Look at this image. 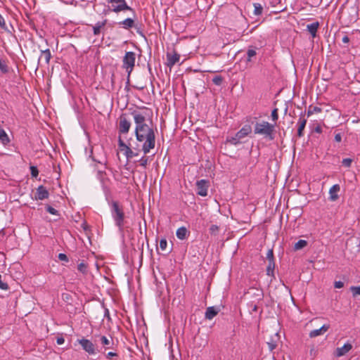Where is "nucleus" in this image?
<instances>
[{"mask_svg":"<svg viewBox=\"0 0 360 360\" xmlns=\"http://www.w3.org/2000/svg\"><path fill=\"white\" fill-rule=\"evenodd\" d=\"M135 123V135L136 140L142 143L141 150L144 154L150 153L155 146V134L153 124L147 123L146 117L138 111L131 112Z\"/></svg>","mask_w":360,"mask_h":360,"instance_id":"obj_1","label":"nucleus"},{"mask_svg":"<svg viewBox=\"0 0 360 360\" xmlns=\"http://www.w3.org/2000/svg\"><path fill=\"white\" fill-rule=\"evenodd\" d=\"M167 241L165 238H162L160 241V248L162 250V251H165L167 249Z\"/></svg>","mask_w":360,"mask_h":360,"instance_id":"obj_40","label":"nucleus"},{"mask_svg":"<svg viewBox=\"0 0 360 360\" xmlns=\"http://www.w3.org/2000/svg\"><path fill=\"white\" fill-rule=\"evenodd\" d=\"M247 61L251 62L252 60V58L257 55L256 50L255 49H249L247 52Z\"/></svg>","mask_w":360,"mask_h":360,"instance_id":"obj_28","label":"nucleus"},{"mask_svg":"<svg viewBox=\"0 0 360 360\" xmlns=\"http://www.w3.org/2000/svg\"><path fill=\"white\" fill-rule=\"evenodd\" d=\"M118 146L120 149V150L125 151L127 148L131 147V144H127L124 142V141L122 139L120 136L118 138Z\"/></svg>","mask_w":360,"mask_h":360,"instance_id":"obj_29","label":"nucleus"},{"mask_svg":"<svg viewBox=\"0 0 360 360\" xmlns=\"http://www.w3.org/2000/svg\"><path fill=\"white\" fill-rule=\"evenodd\" d=\"M271 119L272 120L276 122L278 119V109L274 108L271 112Z\"/></svg>","mask_w":360,"mask_h":360,"instance_id":"obj_41","label":"nucleus"},{"mask_svg":"<svg viewBox=\"0 0 360 360\" xmlns=\"http://www.w3.org/2000/svg\"><path fill=\"white\" fill-rule=\"evenodd\" d=\"M352 159L351 158H345L342 161V164L345 167H350L352 163Z\"/></svg>","mask_w":360,"mask_h":360,"instance_id":"obj_38","label":"nucleus"},{"mask_svg":"<svg viewBox=\"0 0 360 360\" xmlns=\"http://www.w3.org/2000/svg\"><path fill=\"white\" fill-rule=\"evenodd\" d=\"M30 172H31V175L32 177L36 178L39 174V170H38L37 167L35 166L30 167Z\"/></svg>","mask_w":360,"mask_h":360,"instance_id":"obj_42","label":"nucleus"},{"mask_svg":"<svg viewBox=\"0 0 360 360\" xmlns=\"http://www.w3.org/2000/svg\"><path fill=\"white\" fill-rule=\"evenodd\" d=\"M49 196V193L48 190L44 186L41 185L37 188L34 199L37 200H43L47 199Z\"/></svg>","mask_w":360,"mask_h":360,"instance_id":"obj_11","label":"nucleus"},{"mask_svg":"<svg viewBox=\"0 0 360 360\" xmlns=\"http://www.w3.org/2000/svg\"><path fill=\"white\" fill-rule=\"evenodd\" d=\"M307 245V241L305 240H299L295 245H294V250H299L304 248H305Z\"/></svg>","mask_w":360,"mask_h":360,"instance_id":"obj_25","label":"nucleus"},{"mask_svg":"<svg viewBox=\"0 0 360 360\" xmlns=\"http://www.w3.org/2000/svg\"><path fill=\"white\" fill-rule=\"evenodd\" d=\"M101 342L105 346H108L110 344V340L104 335L101 337Z\"/></svg>","mask_w":360,"mask_h":360,"instance_id":"obj_43","label":"nucleus"},{"mask_svg":"<svg viewBox=\"0 0 360 360\" xmlns=\"http://www.w3.org/2000/svg\"><path fill=\"white\" fill-rule=\"evenodd\" d=\"M180 60V55L175 52L173 53L167 52V66L172 68L176 63H177Z\"/></svg>","mask_w":360,"mask_h":360,"instance_id":"obj_10","label":"nucleus"},{"mask_svg":"<svg viewBox=\"0 0 360 360\" xmlns=\"http://www.w3.org/2000/svg\"><path fill=\"white\" fill-rule=\"evenodd\" d=\"M110 207L111 216L115 226L120 231L124 229L125 223V214L123 206L117 201L112 200L109 203Z\"/></svg>","mask_w":360,"mask_h":360,"instance_id":"obj_2","label":"nucleus"},{"mask_svg":"<svg viewBox=\"0 0 360 360\" xmlns=\"http://www.w3.org/2000/svg\"><path fill=\"white\" fill-rule=\"evenodd\" d=\"M350 290L354 297L360 295V285L359 286H352Z\"/></svg>","mask_w":360,"mask_h":360,"instance_id":"obj_37","label":"nucleus"},{"mask_svg":"<svg viewBox=\"0 0 360 360\" xmlns=\"http://www.w3.org/2000/svg\"><path fill=\"white\" fill-rule=\"evenodd\" d=\"M65 342V339L63 337H59L56 340V342L58 345H62Z\"/></svg>","mask_w":360,"mask_h":360,"instance_id":"obj_50","label":"nucleus"},{"mask_svg":"<svg viewBox=\"0 0 360 360\" xmlns=\"http://www.w3.org/2000/svg\"><path fill=\"white\" fill-rule=\"evenodd\" d=\"M279 339V336L278 333L274 335V337H272L269 341L266 342L269 349L270 351H273L277 347L278 340Z\"/></svg>","mask_w":360,"mask_h":360,"instance_id":"obj_19","label":"nucleus"},{"mask_svg":"<svg viewBox=\"0 0 360 360\" xmlns=\"http://www.w3.org/2000/svg\"><path fill=\"white\" fill-rule=\"evenodd\" d=\"M0 26L3 28L5 27V26H6L4 18L1 14H0Z\"/></svg>","mask_w":360,"mask_h":360,"instance_id":"obj_48","label":"nucleus"},{"mask_svg":"<svg viewBox=\"0 0 360 360\" xmlns=\"http://www.w3.org/2000/svg\"><path fill=\"white\" fill-rule=\"evenodd\" d=\"M219 226L216 224H212L210 228V233L212 234V235H217L218 232H219Z\"/></svg>","mask_w":360,"mask_h":360,"instance_id":"obj_34","label":"nucleus"},{"mask_svg":"<svg viewBox=\"0 0 360 360\" xmlns=\"http://www.w3.org/2000/svg\"><path fill=\"white\" fill-rule=\"evenodd\" d=\"M340 187L339 184H335L333 185L329 190V199L331 201H335L338 199V193L340 191Z\"/></svg>","mask_w":360,"mask_h":360,"instance_id":"obj_15","label":"nucleus"},{"mask_svg":"<svg viewBox=\"0 0 360 360\" xmlns=\"http://www.w3.org/2000/svg\"><path fill=\"white\" fill-rule=\"evenodd\" d=\"M352 348V345L349 342L345 343L342 347L336 349V356H342L349 352Z\"/></svg>","mask_w":360,"mask_h":360,"instance_id":"obj_14","label":"nucleus"},{"mask_svg":"<svg viewBox=\"0 0 360 360\" xmlns=\"http://www.w3.org/2000/svg\"><path fill=\"white\" fill-rule=\"evenodd\" d=\"M254 11L253 13L255 15H260L263 12V6L259 3H253Z\"/></svg>","mask_w":360,"mask_h":360,"instance_id":"obj_24","label":"nucleus"},{"mask_svg":"<svg viewBox=\"0 0 360 360\" xmlns=\"http://www.w3.org/2000/svg\"><path fill=\"white\" fill-rule=\"evenodd\" d=\"M58 259L60 260V261H64V262H68V256L64 254V253H60L58 256Z\"/></svg>","mask_w":360,"mask_h":360,"instance_id":"obj_46","label":"nucleus"},{"mask_svg":"<svg viewBox=\"0 0 360 360\" xmlns=\"http://www.w3.org/2000/svg\"><path fill=\"white\" fill-rule=\"evenodd\" d=\"M117 354L115 352H110L107 354V358L108 359H111L112 357L113 356H116Z\"/></svg>","mask_w":360,"mask_h":360,"instance_id":"obj_52","label":"nucleus"},{"mask_svg":"<svg viewBox=\"0 0 360 360\" xmlns=\"http://www.w3.org/2000/svg\"><path fill=\"white\" fill-rule=\"evenodd\" d=\"M320 112H321V108L318 106L310 105L307 111V116L309 117L314 113H319Z\"/></svg>","mask_w":360,"mask_h":360,"instance_id":"obj_27","label":"nucleus"},{"mask_svg":"<svg viewBox=\"0 0 360 360\" xmlns=\"http://www.w3.org/2000/svg\"><path fill=\"white\" fill-rule=\"evenodd\" d=\"M136 54L133 51H127L123 58V68L129 75L135 65Z\"/></svg>","mask_w":360,"mask_h":360,"instance_id":"obj_5","label":"nucleus"},{"mask_svg":"<svg viewBox=\"0 0 360 360\" xmlns=\"http://www.w3.org/2000/svg\"><path fill=\"white\" fill-rule=\"evenodd\" d=\"M275 262H268L266 267V274L269 276L274 277Z\"/></svg>","mask_w":360,"mask_h":360,"instance_id":"obj_22","label":"nucleus"},{"mask_svg":"<svg viewBox=\"0 0 360 360\" xmlns=\"http://www.w3.org/2000/svg\"><path fill=\"white\" fill-rule=\"evenodd\" d=\"M105 176V172L101 170H98L97 172V177L101 181L103 182L104 176Z\"/></svg>","mask_w":360,"mask_h":360,"instance_id":"obj_45","label":"nucleus"},{"mask_svg":"<svg viewBox=\"0 0 360 360\" xmlns=\"http://www.w3.org/2000/svg\"><path fill=\"white\" fill-rule=\"evenodd\" d=\"M1 278H2V276H1V275H0V289L4 290H8V284L6 282L3 281Z\"/></svg>","mask_w":360,"mask_h":360,"instance_id":"obj_44","label":"nucleus"},{"mask_svg":"<svg viewBox=\"0 0 360 360\" xmlns=\"http://www.w3.org/2000/svg\"><path fill=\"white\" fill-rule=\"evenodd\" d=\"M107 22V20L102 22H98L94 26H93V32L94 35H98L101 33V29L103 27Z\"/></svg>","mask_w":360,"mask_h":360,"instance_id":"obj_20","label":"nucleus"},{"mask_svg":"<svg viewBox=\"0 0 360 360\" xmlns=\"http://www.w3.org/2000/svg\"><path fill=\"white\" fill-rule=\"evenodd\" d=\"M104 316H105V318H107L108 320H110V312H109L108 309H107V308H105V314H104Z\"/></svg>","mask_w":360,"mask_h":360,"instance_id":"obj_51","label":"nucleus"},{"mask_svg":"<svg viewBox=\"0 0 360 360\" xmlns=\"http://www.w3.org/2000/svg\"><path fill=\"white\" fill-rule=\"evenodd\" d=\"M335 141L336 142H340L342 141V136L340 133H338L335 135Z\"/></svg>","mask_w":360,"mask_h":360,"instance_id":"obj_49","label":"nucleus"},{"mask_svg":"<svg viewBox=\"0 0 360 360\" xmlns=\"http://www.w3.org/2000/svg\"><path fill=\"white\" fill-rule=\"evenodd\" d=\"M41 57L42 56H44V59H45V62L46 63L49 64V61H50V59L51 58V51L49 49H46V50H41Z\"/></svg>","mask_w":360,"mask_h":360,"instance_id":"obj_26","label":"nucleus"},{"mask_svg":"<svg viewBox=\"0 0 360 360\" xmlns=\"http://www.w3.org/2000/svg\"><path fill=\"white\" fill-rule=\"evenodd\" d=\"M319 26V22H314L309 24L307 26V31L311 34L312 37L314 38L316 36V32Z\"/></svg>","mask_w":360,"mask_h":360,"instance_id":"obj_17","label":"nucleus"},{"mask_svg":"<svg viewBox=\"0 0 360 360\" xmlns=\"http://www.w3.org/2000/svg\"><path fill=\"white\" fill-rule=\"evenodd\" d=\"M223 77L220 75H217L213 77L212 82L217 86H220L222 84Z\"/></svg>","mask_w":360,"mask_h":360,"instance_id":"obj_32","label":"nucleus"},{"mask_svg":"<svg viewBox=\"0 0 360 360\" xmlns=\"http://www.w3.org/2000/svg\"><path fill=\"white\" fill-rule=\"evenodd\" d=\"M342 41L343 43H349V38L347 36V35H345L342 39Z\"/></svg>","mask_w":360,"mask_h":360,"instance_id":"obj_53","label":"nucleus"},{"mask_svg":"<svg viewBox=\"0 0 360 360\" xmlns=\"http://www.w3.org/2000/svg\"><path fill=\"white\" fill-rule=\"evenodd\" d=\"M148 157H146V156H143L139 160V162L140 164V165L143 167H146V165H148Z\"/></svg>","mask_w":360,"mask_h":360,"instance_id":"obj_39","label":"nucleus"},{"mask_svg":"<svg viewBox=\"0 0 360 360\" xmlns=\"http://www.w3.org/2000/svg\"><path fill=\"white\" fill-rule=\"evenodd\" d=\"M109 4H118V5L113 6L111 11L114 13H120L124 11H133V9L129 6L125 0H107Z\"/></svg>","mask_w":360,"mask_h":360,"instance_id":"obj_7","label":"nucleus"},{"mask_svg":"<svg viewBox=\"0 0 360 360\" xmlns=\"http://www.w3.org/2000/svg\"><path fill=\"white\" fill-rule=\"evenodd\" d=\"M118 131L120 134H127L131 127V122L125 114H122L119 118Z\"/></svg>","mask_w":360,"mask_h":360,"instance_id":"obj_8","label":"nucleus"},{"mask_svg":"<svg viewBox=\"0 0 360 360\" xmlns=\"http://www.w3.org/2000/svg\"><path fill=\"white\" fill-rule=\"evenodd\" d=\"M209 187V181L201 179L196 182L197 194L200 196H206L207 195V189Z\"/></svg>","mask_w":360,"mask_h":360,"instance_id":"obj_9","label":"nucleus"},{"mask_svg":"<svg viewBox=\"0 0 360 360\" xmlns=\"http://www.w3.org/2000/svg\"><path fill=\"white\" fill-rule=\"evenodd\" d=\"M266 259L268 262H274V251L272 249H269L266 253Z\"/></svg>","mask_w":360,"mask_h":360,"instance_id":"obj_36","label":"nucleus"},{"mask_svg":"<svg viewBox=\"0 0 360 360\" xmlns=\"http://www.w3.org/2000/svg\"><path fill=\"white\" fill-rule=\"evenodd\" d=\"M314 131L316 132V133H321L322 131V129H321V126H316L315 128H314Z\"/></svg>","mask_w":360,"mask_h":360,"instance_id":"obj_54","label":"nucleus"},{"mask_svg":"<svg viewBox=\"0 0 360 360\" xmlns=\"http://www.w3.org/2000/svg\"><path fill=\"white\" fill-rule=\"evenodd\" d=\"M219 311L220 309L218 307H209L206 309L205 317L206 319L211 320L218 314Z\"/></svg>","mask_w":360,"mask_h":360,"instance_id":"obj_13","label":"nucleus"},{"mask_svg":"<svg viewBox=\"0 0 360 360\" xmlns=\"http://www.w3.org/2000/svg\"><path fill=\"white\" fill-rule=\"evenodd\" d=\"M189 232L185 226H181L176 230V237L180 240H184L186 238Z\"/></svg>","mask_w":360,"mask_h":360,"instance_id":"obj_18","label":"nucleus"},{"mask_svg":"<svg viewBox=\"0 0 360 360\" xmlns=\"http://www.w3.org/2000/svg\"><path fill=\"white\" fill-rule=\"evenodd\" d=\"M0 141L4 144H7L10 142V139L7 134L6 133L5 130L1 127H0Z\"/></svg>","mask_w":360,"mask_h":360,"instance_id":"obj_23","label":"nucleus"},{"mask_svg":"<svg viewBox=\"0 0 360 360\" xmlns=\"http://www.w3.org/2000/svg\"><path fill=\"white\" fill-rule=\"evenodd\" d=\"M0 70L3 73H6L8 72V68L6 63L0 59Z\"/></svg>","mask_w":360,"mask_h":360,"instance_id":"obj_33","label":"nucleus"},{"mask_svg":"<svg viewBox=\"0 0 360 360\" xmlns=\"http://www.w3.org/2000/svg\"><path fill=\"white\" fill-rule=\"evenodd\" d=\"M70 297V295L68 294H63V299L64 300H68Z\"/></svg>","mask_w":360,"mask_h":360,"instance_id":"obj_55","label":"nucleus"},{"mask_svg":"<svg viewBox=\"0 0 360 360\" xmlns=\"http://www.w3.org/2000/svg\"><path fill=\"white\" fill-rule=\"evenodd\" d=\"M77 342L81 345L82 349L89 355H94L98 352L96 345L90 340L82 338L81 339H78Z\"/></svg>","mask_w":360,"mask_h":360,"instance_id":"obj_6","label":"nucleus"},{"mask_svg":"<svg viewBox=\"0 0 360 360\" xmlns=\"http://www.w3.org/2000/svg\"><path fill=\"white\" fill-rule=\"evenodd\" d=\"M334 286L335 288H341L344 286V283L340 281H335L334 283Z\"/></svg>","mask_w":360,"mask_h":360,"instance_id":"obj_47","label":"nucleus"},{"mask_svg":"<svg viewBox=\"0 0 360 360\" xmlns=\"http://www.w3.org/2000/svg\"><path fill=\"white\" fill-rule=\"evenodd\" d=\"M136 148V150H140V149L139 148V146H137V147H136V148Z\"/></svg>","mask_w":360,"mask_h":360,"instance_id":"obj_57","label":"nucleus"},{"mask_svg":"<svg viewBox=\"0 0 360 360\" xmlns=\"http://www.w3.org/2000/svg\"><path fill=\"white\" fill-rule=\"evenodd\" d=\"M306 124H307V120L304 117L301 116L299 118L298 122H297V125H298L297 136L299 137H302L304 136L303 131L305 128Z\"/></svg>","mask_w":360,"mask_h":360,"instance_id":"obj_16","label":"nucleus"},{"mask_svg":"<svg viewBox=\"0 0 360 360\" xmlns=\"http://www.w3.org/2000/svg\"><path fill=\"white\" fill-rule=\"evenodd\" d=\"M77 270L83 274H86L87 273V264L82 261L78 264Z\"/></svg>","mask_w":360,"mask_h":360,"instance_id":"obj_31","label":"nucleus"},{"mask_svg":"<svg viewBox=\"0 0 360 360\" xmlns=\"http://www.w3.org/2000/svg\"><path fill=\"white\" fill-rule=\"evenodd\" d=\"M330 328L329 324H324L320 328L310 331L309 336L311 338L323 335Z\"/></svg>","mask_w":360,"mask_h":360,"instance_id":"obj_12","label":"nucleus"},{"mask_svg":"<svg viewBox=\"0 0 360 360\" xmlns=\"http://www.w3.org/2000/svg\"><path fill=\"white\" fill-rule=\"evenodd\" d=\"M119 25H122L124 29H129L134 27V22L133 19L129 18L122 22H120Z\"/></svg>","mask_w":360,"mask_h":360,"instance_id":"obj_21","label":"nucleus"},{"mask_svg":"<svg viewBox=\"0 0 360 360\" xmlns=\"http://www.w3.org/2000/svg\"><path fill=\"white\" fill-rule=\"evenodd\" d=\"M253 310H254V311H256V310H257V306H255V307H254Z\"/></svg>","mask_w":360,"mask_h":360,"instance_id":"obj_56","label":"nucleus"},{"mask_svg":"<svg viewBox=\"0 0 360 360\" xmlns=\"http://www.w3.org/2000/svg\"><path fill=\"white\" fill-rule=\"evenodd\" d=\"M274 124L266 121L256 122L254 125V133L262 136L264 138L273 140Z\"/></svg>","mask_w":360,"mask_h":360,"instance_id":"obj_3","label":"nucleus"},{"mask_svg":"<svg viewBox=\"0 0 360 360\" xmlns=\"http://www.w3.org/2000/svg\"><path fill=\"white\" fill-rule=\"evenodd\" d=\"M252 132V127L250 124L244 125L234 136L227 139V142L232 145L237 146L240 143V139L246 137Z\"/></svg>","mask_w":360,"mask_h":360,"instance_id":"obj_4","label":"nucleus"},{"mask_svg":"<svg viewBox=\"0 0 360 360\" xmlns=\"http://www.w3.org/2000/svg\"><path fill=\"white\" fill-rule=\"evenodd\" d=\"M124 154L127 159H131L133 157L138 155V153L134 152L131 150V147L127 148V150L124 151Z\"/></svg>","mask_w":360,"mask_h":360,"instance_id":"obj_30","label":"nucleus"},{"mask_svg":"<svg viewBox=\"0 0 360 360\" xmlns=\"http://www.w3.org/2000/svg\"><path fill=\"white\" fill-rule=\"evenodd\" d=\"M46 210L53 215H59L58 210L50 205L46 206Z\"/></svg>","mask_w":360,"mask_h":360,"instance_id":"obj_35","label":"nucleus"}]
</instances>
